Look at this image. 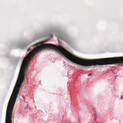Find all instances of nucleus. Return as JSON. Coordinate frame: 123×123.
<instances>
[{
    "instance_id": "nucleus-1",
    "label": "nucleus",
    "mask_w": 123,
    "mask_h": 123,
    "mask_svg": "<svg viewBox=\"0 0 123 123\" xmlns=\"http://www.w3.org/2000/svg\"><path fill=\"white\" fill-rule=\"evenodd\" d=\"M31 50V49H30V48H29L28 49V50H27V51H29L30 50Z\"/></svg>"
}]
</instances>
